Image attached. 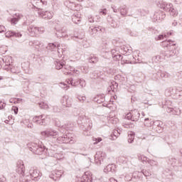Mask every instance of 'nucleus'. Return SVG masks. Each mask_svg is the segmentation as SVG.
<instances>
[{
	"label": "nucleus",
	"mask_w": 182,
	"mask_h": 182,
	"mask_svg": "<svg viewBox=\"0 0 182 182\" xmlns=\"http://www.w3.org/2000/svg\"><path fill=\"white\" fill-rule=\"evenodd\" d=\"M63 174V171L55 170V171H51L50 174L49 175V177L54 181H58V180H59V178L62 177Z\"/></svg>",
	"instance_id": "12"
},
{
	"label": "nucleus",
	"mask_w": 182,
	"mask_h": 182,
	"mask_svg": "<svg viewBox=\"0 0 182 182\" xmlns=\"http://www.w3.org/2000/svg\"><path fill=\"white\" fill-rule=\"evenodd\" d=\"M47 149L48 147L37 144H33L31 147H30L31 151L34 153V154H38L39 156H41V154H43L45 151H48Z\"/></svg>",
	"instance_id": "5"
},
{
	"label": "nucleus",
	"mask_w": 182,
	"mask_h": 182,
	"mask_svg": "<svg viewBox=\"0 0 182 182\" xmlns=\"http://www.w3.org/2000/svg\"><path fill=\"white\" fill-rule=\"evenodd\" d=\"M58 146L55 144L53 145H47V153L50 157H55L57 160H62L63 159V154L61 153H58L57 149Z\"/></svg>",
	"instance_id": "2"
},
{
	"label": "nucleus",
	"mask_w": 182,
	"mask_h": 182,
	"mask_svg": "<svg viewBox=\"0 0 182 182\" xmlns=\"http://www.w3.org/2000/svg\"><path fill=\"white\" fill-rule=\"evenodd\" d=\"M38 106H39V107H41V109H48L49 108V105H48V104H46L45 102H39Z\"/></svg>",
	"instance_id": "44"
},
{
	"label": "nucleus",
	"mask_w": 182,
	"mask_h": 182,
	"mask_svg": "<svg viewBox=\"0 0 182 182\" xmlns=\"http://www.w3.org/2000/svg\"><path fill=\"white\" fill-rule=\"evenodd\" d=\"M158 6L161 9H163L164 11H166V12H168L171 6H173V4H167V2L166 1H160L158 4Z\"/></svg>",
	"instance_id": "17"
},
{
	"label": "nucleus",
	"mask_w": 182,
	"mask_h": 182,
	"mask_svg": "<svg viewBox=\"0 0 182 182\" xmlns=\"http://www.w3.org/2000/svg\"><path fill=\"white\" fill-rule=\"evenodd\" d=\"M107 21L112 28H117V26H119V23H117L111 16L107 17Z\"/></svg>",
	"instance_id": "29"
},
{
	"label": "nucleus",
	"mask_w": 182,
	"mask_h": 182,
	"mask_svg": "<svg viewBox=\"0 0 182 182\" xmlns=\"http://www.w3.org/2000/svg\"><path fill=\"white\" fill-rule=\"evenodd\" d=\"M55 141L60 144L68 143H70V144H73V143H75V138H73V134H66L57 137L55 139Z\"/></svg>",
	"instance_id": "4"
},
{
	"label": "nucleus",
	"mask_w": 182,
	"mask_h": 182,
	"mask_svg": "<svg viewBox=\"0 0 182 182\" xmlns=\"http://www.w3.org/2000/svg\"><path fill=\"white\" fill-rule=\"evenodd\" d=\"M111 8L113 12H114L115 14H117V12H120V8H117V6L114 5H112Z\"/></svg>",
	"instance_id": "46"
},
{
	"label": "nucleus",
	"mask_w": 182,
	"mask_h": 182,
	"mask_svg": "<svg viewBox=\"0 0 182 182\" xmlns=\"http://www.w3.org/2000/svg\"><path fill=\"white\" fill-rule=\"evenodd\" d=\"M6 31V28H5V26H0V33H2V32H5Z\"/></svg>",
	"instance_id": "59"
},
{
	"label": "nucleus",
	"mask_w": 182,
	"mask_h": 182,
	"mask_svg": "<svg viewBox=\"0 0 182 182\" xmlns=\"http://www.w3.org/2000/svg\"><path fill=\"white\" fill-rule=\"evenodd\" d=\"M94 142V144H97V143H100V141H102V138H93L92 139Z\"/></svg>",
	"instance_id": "56"
},
{
	"label": "nucleus",
	"mask_w": 182,
	"mask_h": 182,
	"mask_svg": "<svg viewBox=\"0 0 182 182\" xmlns=\"http://www.w3.org/2000/svg\"><path fill=\"white\" fill-rule=\"evenodd\" d=\"M88 32L91 36H96L98 33L102 32V26H90Z\"/></svg>",
	"instance_id": "18"
},
{
	"label": "nucleus",
	"mask_w": 182,
	"mask_h": 182,
	"mask_svg": "<svg viewBox=\"0 0 182 182\" xmlns=\"http://www.w3.org/2000/svg\"><path fill=\"white\" fill-rule=\"evenodd\" d=\"M104 172L105 173H116V165L114 164H109L107 165L105 168H104Z\"/></svg>",
	"instance_id": "23"
},
{
	"label": "nucleus",
	"mask_w": 182,
	"mask_h": 182,
	"mask_svg": "<svg viewBox=\"0 0 182 182\" xmlns=\"http://www.w3.org/2000/svg\"><path fill=\"white\" fill-rule=\"evenodd\" d=\"M55 35L58 38H65L66 36V28H56Z\"/></svg>",
	"instance_id": "19"
},
{
	"label": "nucleus",
	"mask_w": 182,
	"mask_h": 182,
	"mask_svg": "<svg viewBox=\"0 0 182 182\" xmlns=\"http://www.w3.org/2000/svg\"><path fill=\"white\" fill-rule=\"evenodd\" d=\"M88 60L90 63H97V62H99V58H97L95 55H91L89 57Z\"/></svg>",
	"instance_id": "32"
},
{
	"label": "nucleus",
	"mask_w": 182,
	"mask_h": 182,
	"mask_svg": "<svg viewBox=\"0 0 182 182\" xmlns=\"http://www.w3.org/2000/svg\"><path fill=\"white\" fill-rule=\"evenodd\" d=\"M118 50L119 53H121V55H130V53H132V50L129 49L126 46H122Z\"/></svg>",
	"instance_id": "21"
},
{
	"label": "nucleus",
	"mask_w": 182,
	"mask_h": 182,
	"mask_svg": "<svg viewBox=\"0 0 182 182\" xmlns=\"http://www.w3.org/2000/svg\"><path fill=\"white\" fill-rule=\"evenodd\" d=\"M168 12H170V15H171L172 16H177V15L178 14V13L176 11L174 8H173V6H171L169 10H168Z\"/></svg>",
	"instance_id": "38"
},
{
	"label": "nucleus",
	"mask_w": 182,
	"mask_h": 182,
	"mask_svg": "<svg viewBox=\"0 0 182 182\" xmlns=\"http://www.w3.org/2000/svg\"><path fill=\"white\" fill-rule=\"evenodd\" d=\"M134 141V132H130L128 134V143L132 144Z\"/></svg>",
	"instance_id": "36"
},
{
	"label": "nucleus",
	"mask_w": 182,
	"mask_h": 182,
	"mask_svg": "<svg viewBox=\"0 0 182 182\" xmlns=\"http://www.w3.org/2000/svg\"><path fill=\"white\" fill-rule=\"evenodd\" d=\"M119 136H120V131L117 130V129H114L113 131V132L111 134V140H116V139H117V137H119Z\"/></svg>",
	"instance_id": "31"
},
{
	"label": "nucleus",
	"mask_w": 182,
	"mask_h": 182,
	"mask_svg": "<svg viewBox=\"0 0 182 182\" xmlns=\"http://www.w3.org/2000/svg\"><path fill=\"white\" fill-rule=\"evenodd\" d=\"M111 54L112 58H114V60H123V58L122 57V55L119 54V51H117V49H112L111 50Z\"/></svg>",
	"instance_id": "20"
},
{
	"label": "nucleus",
	"mask_w": 182,
	"mask_h": 182,
	"mask_svg": "<svg viewBox=\"0 0 182 182\" xmlns=\"http://www.w3.org/2000/svg\"><path fill=\"white\" fill-rule=\"evenodd\" d=\"M138 159L140 161H142V163L147 161V157H146L144 155H142L141 154H138Z\"/></svg>",
	"instance_id": "40"
},
{
	"label": "nucleus",
	"mask_w": 182,
	"mask_h": 182,
	"mask_svg": "<svg viewBox=\"0 0 182 182\" xmlns=\"http://www.w3.org/2000/svg\"><path fill=\"white\" fill-rule=\"evenodd\" d=\"M80 86H81V87H85L86 81H85V80L80 79Z\"/></svg>",
	"instance_id": "53"
},
{
	"label": "nucleus",
	"mask_w": 182,
	"mask_h": 182,
	"mask_svg": "<svg viewBox=\"0 0 182 182\" xmlns=\"http://www.w3.org/2000/svg\"><path fill=\"white\" fill-rule=\"evenodd\" d=\"M156 75L159 76L160 79H167L170 76V74L166 71H163L161 70H159L156 73Z\"/></svg>",
	"instance_id": "25"
},
{
	"label": "nucleus",
	"mask_w": 182,
	"mask_h": 182,
	"mask_svg": "<svg viewBox=\"0 0 182 182\" xmlns=\"http://www.w3.org/2000/svg\"><path fill=\"white\" fill-rule=\"evenodd\" d=\"M61 103L63 106H65V107H72V105L73 103V99L71 97H69L68 95H65L63 97L61 100Z\"/></svg>",
	"instance_id": "13"
},
{
	"label": "nucleus",
	"mask_w": 182,
	"mask_h": 182,
	"mask_svg": "<svg viewBox=\"0 0 182 182\" xmlns=\"http://www.w3.org/2000/svg\"><path fill=\"white\" fill-rule=\"evenodd\" d=\"M29 174H30L31 178H33V181H39V180H41V177H42V173H41V171H39V170H38L35 168H32L29 171Z\"/></svg>",
	"instance_id": "9"
},
{
	"label": "nucleus",
	"mask_w": 182,
	"mask_h": 182,
	"mask_svg": "<svg viewBox=\"0 0 182 182\" xmlns=\"http://www.w3.org/2000/svg\"><path fill=\"white\" fill-rule=\"evenodd\" d=\"M43 46V43H41L38 41H34V48H36V49H38V48H42Z\"/></svg>",
	"instance_id": "42"
},
{
	"label": "nucleus",
	"mask_w": 182,
	"mask_h": 182,
	"mask_svg": "<svg viewBox=\"0 0 182 182\" xmlns=\"http://www.w3.org/2000/svg\"><path fill=\"white\" fill-rule=\"evenodd\" d=\"M72 21L74 23H79L80 22V16L79 14L72 16Z\"/></svg>",
	"instance_id": "33"
},
{
	"label": "nucleus",
	"mask_w": 182,
	"mask_h": 182,
	"mask_svg": "<svg viewBox=\"0 0 182 182\" xmlns=\"http://www.w3.org/2000/svg\"><path fill=\"white\" fill-rule=\"evenodd\" d=\"M31 4L36 9H38V12H40L42 11L43 5H48V1L46 0H32Z\"/></svg>",
	"instance_id": "10"
},
{
	"label": "nucleus",
	"mask_w": 182,
	"mask_h": 182,
	"mask_svg": "<svg viewBox=\"0 0 182 182\" xmlns=\"http://www.w3.org/2000/svg\"><path fill=\"white\" fill-rule=\"evenodd\" d=\"M2 102H0V109H5V106H6V103L4 102L3 104H1Z\"/></svg>",
	"instance_id": "61"
},
{
	"label": "nucleus",
	"mask_w": 182,
	"mask_h": 182,
	"mask_svg": "<svg viewBox=\"0 0 182 182\" xmlns=\"http://www.w3.org/2000/svg\"><path fill=\"white\" fill-rule=\"evenodd\" d=\"M140 177H141V173L140 171H136L132 173V178H135V180H138Z\"/></svg>",
	"instance_id": "37"
},
{
	"label": "nucleus",
	"mask_w": 182,
	"mask_h": 182,
	"mask_svg": "<svg viewBox=\"0 0 182 182\" xmlns=\"http://www.w3.org/2000/svg\"><path fill=\"white\" fill-rule=\"evenodd\" d=\"M38 16L40 18H42L43 19H46L48 21V19H52L53 18V13L50 11H38Z\"/></svg>",
	"instance_id": "16"
},
{
	"label": "nucleus",
	"mask_w": 182,
	"mask_h": 182,
	"mask_svg": "<svg viewBox=\"0 0 182 182\" xmlns=\"http://www.w3.org/2000/svg\"><path fill=\"white\" fill-rule=\"evenodd\" d=\"M128 9H127V6H121L120 7H119V12H120V14H121V15L122 16H126V15H127V12H128Z\"/></svg>",
	"instance_id": "30"
},
{
	"label": "nucleus",
	"mask_w": 182,
	"mask_h": 182,
	"mask_svg": "<svg viewBox=\"0 0 182 182\" xmlns=\"http://www.w3.org/2000/svg\"><path fill=\"white\" fill-rule=\"evenodd\" d=\"M161 46L164 48H168V46H170V40L163 41L161 43Z\"/></svg>",
	"instance_id": "45"
},
{
	"label": "nucleus",
	"mask_w": 182,
	"mask_h": 182,
	"mask_svg": "<svg viewBox=\"0 0 182 182\" xmlns=\"http://www.w3.org/2000/svg\"><path fill=\"white\" fill-rule=\"evenodd\" d=\"M77 98L81 103H85V102H86V97L85 96H78Z\"/></svg>",
	"instance_id": "47"
},
{
	"label": "nucleus",
	"mask_w": 182,
	"mask_h": 182,
	"mask_svg": "<svg viewBox=\"0 0 182 182\" xmlns=\"http://www.w3.org/2000/svg\"><path fill=\"white\" fill-rule=\"evenodd\" d=\"M154 18L156 21L160 22V21H163L166 18V14L163 11H159L154 14Z\"/></svg>",
	"instance_id": "24"
},
{
	"label": "nucleus",
	"mask_w": 182,
	"mask_h": 182,
	"mask_svg": "<svg viewBox=\"0 0 182 182\" xmlns=\"http://www.w3.org/2000/svg\"><path fill=\"white\" fill-rule=\"evenodd\" d=\"M132 178H133L132 175L127 174L125 176V181H132Z\"/></svg>",
	"instance_id": "55"
},
{
	"label": "nucleus",
	"mask_w": 182,
	"mask_h": 182,
	"mask_svg": "<svg viewBox=\"0 0 182 182\" xmlns=\"http://www.w3.org/2000/svg\"><path fill=\"white\" fill-rule=\"evenodd\" d=\"M67 83L68 85H71V86H74V87H76V86H79V85L80 83V79L73 80V78L70 77L68 80H67Z\"/></svg>",
	"instance_id": "27"
},
{
	"label": "nucleus",
	"mask_w": 182,
	"mask_h": 182,
	"mask_svg": "<svg viewBox=\"0 0 182 182\" xmlns=\"http://www.w3.org/2000/svg\"><path fill=\"white\" fill-rule=\"evenodd\" d=\"M86 125H85V130H87V132H89V130H90V129H92L93 124H92V121L89 119H86Z\"/></svg>",
	"instance_id": "35"
},
{
	"label": "nucleus",
	"mask_w": 182,
	"mask_h": 182,
	"mask_svg": "<svg viewBox=\"0 0 182 182\" xmlns=\"http://www.w3.org/2000/svg\"><path fill=\"white\" fill-rule=\"evenodd\" d=\"M6 66H9V68L10 69L11 73H14V75H19V73H21V68L19 66L12 65H11V63L6 61Z\"/></svg>",
	"instance_id": "15"
},
{
	"label": "nucleus",
	"mask_w": 182,
	"mask_h": 182,
	"mask_svg": "<svg viewBox=\"0 0 182 182\" xmlns=\"http://www.w3.org/2000/svg\"><path fill=\"white\" fill-rule=\"evenodd\" d=\"M154 126H157L159 129L161 128V122L160 121H155L153 122Z\"/></svg>",
	"instance_id": "52"
},
{
	"label": "nucleus",
	"mask_w": 182,
	"mask_h": 182,
	"mask_svg": "<svg viewBox=\"0 0 182 182\" xmlns=\"http://www.w3.org/2000/svg\"><path fill=\"white\" fill-rule=\"evenodd\" d=\"M100 14L103 15L104 16H105V15L107 14V9H100Z\"/></svg>",
	"instance_id": "54"
},
{
	"label": "nucleus",
	"mask_w": 182,
	"mask_h": 182,
	"mask_svg": "<svg viewBox=\"0 0 182 182\" xmlns=\"http://www.w3.org/2000/svg\"><path fill=\"white\" fill-rule=\"evenodd\" d=\"M22 18H23V16L19 13H17L11 19V23L12 25H16L18 22H19V20L22 19Z\"/></svg>",
	"instance_id": "22"
},
{
	"label": "nucleus",
	"mask_w": 182,
	"mask_h": 182,
	"mask_svg": "<svg viewBox=\"0 0 182 182\" xmlns=\"http://www.w3.org/2000/svg\"><path fill=\"white\" fill-rule=\"evenodd\" d=\"M33 122L39 124L40 126H46V120L43 118V114L36 116L33 118Z\"/></svg>",
	"instance_id": "14"
},
{
	"label": "nucleus",
	"mask_w": 182,
	"mask_h": 182,
	"mask_svg": "<svg viewBox=\"0 0 182 182\" xmlns=\"http://www.w3.org/2000/svg\"><path fill=\"white\" fill-rule=\"evenodd\" d=\"M172 95H175L176 97H180L182 96V90L181 88L173 87L171 89Z\"/></svg>",
	"instance_id": "28"
},
{
	"label": "nucleus",
	"mask_w": 182,
	"mask_h": 182,
	"mask_svg": "<svg viewBox=\"0 0 182 182\" xmlns=\"http://www.w3.org/2000/svg\"><path fill=\"white\" fill-rule=\"evenodd\" d=\"M126 119L132 122H139L140 119V112L137 109L131 110L130 112L126 114Z\"/></svg>",
	"instance_id": "6"
},
{
	"label": "nucleus",
	"mask_w": 182,
	"mask_h": 182,
	"mask_svg": "<svg viewBox=\"0 0 182 182\" xmlns=\"http://www.w3.org/2000/svg\"><path fill=\"white\" fill-rule=\"evenodd\" d=\"M16 171L21 176L20 181L22 182H28V178H26L28 176H25V165L23 164V161H17Z\"/></svg>",
	"instance_id": "3"
},
{
	"label": "nucleus",
	"mask_w": 182,
	"mask_h": 182,
	"mask_svg": "<svg viewBox=\"0 0 182 182\" xmlns=\"http://www.w3.org/2000/svg\"><path fill=\"white\" fill-rule=\"evenodd\" d=\"M141 175L144 174L145 176V177H150V176H151V172L146 170V169H143L141 171Z\"/></svg>",
	"instance_id": "43"
},
{
	"label": "nucleus",
	"mask_w": 182,
	"mask_h": 182,
	"mask_svg": "<svg viewBox=\"0 0 182 182\" xmlns=\"http://www.w3.org/2000/svg\"><path fill=\"white\" fill-rule=\"evenodd\" d=\"M168 35L171 36L172 33H168L167 34H161L158 36L157 41H163V39H164V38H167L168 36Z\"/></svg>",
	"instance_id": "41"
},
{
	"label": "nucleus",
	"mask_w": 182,
	"mask_h": 182,
	"mask_svg": "<svg viewBox=\"0 0 182 182\" xmlns=\"http://www.w3.org/2000/svg\"><path fill=\"white\" fill-rule=\"evenodd\" d=\"M104 72L108 75H113V73H114V70H113V68H110L109 67H107L104 69Z\"/></svg>",
	"instance_id": "39"
},
{
	"label": "nucleus",
	"mask_w": 182,
	"mask_h": 182,
	"mask_svg": "<svg viewBox=\"0 0 182 182\" xmlns=\"http://www.w3.org/2000/svg\"><path fill=\"white\" fill-rule=\"evenodd\" d=\"M46 48L48 50H51V51L58 50V49L55 43H48Z\"/></svg>",
	"instance_id": "34"
},
{
	"label": "nucleus",
	"mask_w": 182,
	"mask_h": 182,
	"mask_svg": "<svg viewBox=\"0 0 182 182\" xmlns=\"http://www.w3.org/2000/svg\"><path fill=\"white\" fill-rule=\"evenodd\" d=\"M6 38H11L12 36H14L15 38H21L22 35L21 33L9 31L6 33Z\"/></svg>",
	"instance_id": "26"
},
{
	"label": "nucleus",
	"mask_w": 182,
	"mask_h": 182,
	"mask_svg": "<svg viewBox=\"0 0 182 182\" xmlns=\"http://www.w3.org/2000/svg\"><path fill=\"white\" fill-rule=\"evenodd\" d=\"M106 157V154L103 151H99L96 153L95 156V162L97 166H100L103 159Z\"/></svg>",
	"instance_id": "11"
},
{
	"label": "nucleus",
	"mask_w": 182,
	"mask_h": 182,
	"mask_svg": "<svg viewBox=\"0 0 182 182\" xmlns=\"http://www.w3.org/2000/svg\"><path fill=\"white\" fill-rule=\"evenodd\" d=\"M55 69H57V70H60L61 69L64 75H72V72L74 76L80 75V71H79V70H75L73 67L65 64V61L63 60H57L55 61Z\"/></svg>",
	"instance_id": "1"
},
{
	"label": "nucleus",
	"mask_w": 182,
	"mask_h": 182,
	"mask_svg": "<svg viewBox=\"0 0 182 182\" xmlns=\"http://www.w3.org/2000/svg\"><path fill=\"white\" fill-rule=\"evenodd\" d=\"M80 70L82 73H87V72H89L87 66H82L81 67Z\"/></svg>",
	"instance_id": "51"
},
{
	"label": "nucleus",
	"mask_w": 182,
	"mask_h": 182,
	"mask_svg": "<svg viewBox=\"0 0 182 182\" xmlns=\"http://www.w3.org/2000/svg\"><path fill=\"white\" fill-rule=\"evenodd\" d=\"M41 136L43 137H53V139H56V136H59V132L55 129H47L41 132Z\"/></svg>",
	"instance_id": "8"
},
{
	"label": "nucleus",
	"mask_w": 182,
	"mask_h": 182,
	"mask_svg": "<svg viewBox=\"0 0 182 182\" xmlns=\"http://www.w3.org/2000/svg\"><path fill=\"white\" fill-rule=\"evenodd\" d=\"M85 117H86V116L83 115V114H79V117H78V120L80 122H82L85 119Z\"/></svg>",
	"instance_id": "58"
},
{
	"label": "nucleus",
	"mask_w": 182,
	"mask_h": 182,
	"mask_svg": "<svg viewBox=\"0 0 182 182\" xmlns=\"http://www.w3.org/2000/svg\"><path fill=\"white\" fill-rule=\"evenodd\" d=\"M13 110L14 113L16 114L18 113V107H13Z\"/></svg>",
	"instance_id": "64"
},
{
	"label": "nucleus",
	"mask_w": 182,
	"mask_h": 182,
	"mask_svg": "<svg viewBox=\"0 0 182 182\" xmlns=\"http://www.w3.org/2000/svg\"><path fill=\"white\" fill-rule=\"evenodd\" d=\"M60 86L62 87V89H65V90H68V89L70 87V86L68 85V84H65L64 82H61Z\"/></svg>",
	"instance_id": "48"
},
{
	"label": "nucleus",
	"mask_w": 182,
	"mask_h": 182,
	"mask_svg": "<svg viewBox=\"0 0 182 182\" xmlns=\"http://www.w3.org/2000/svg\"><path fill=\"white\" fill-rule=\"evenodd\" d=\"M122 126L125 129H130V124H123Z\"/></svg>",
	"instance_id": "63"
},
{
	"label": "nucleus",
	"mask_w": 182,
	"mask_h": 182,
	"mask_svg": "<svg viewBox=\"0 0 182 182\" xmlns=\"http://www.w3.org/2000/svg\"><path fill=\"white\" fill-rule=\"evenodd\" d=\"M176 55V50H169V56H174Z\"/></svg>",
	"instance_id": "62"
},
{
	"label": "nucleus",
	"mask_w": 182,
	"mask_h": 182,
	"mask_svg": "<svg viewBox=\"0 0 182 182\" xmlns=\"http://www.w3.org/2000/svg\"><path fill=\"white\" fill-rule=\"evenodd\" d=\"M115 87H117V83L116 82H113L112 85L109 86L110 90H112V92H114Z\"/></svg>",
	"instance_id": "49"
},
{
	"label": "nucleus",
	"mask_w": 182,
	"mask_h": 182,
	"mask_svg": "<svg viewBox=\"0 0 182 182\" xmlns=\"http://www.w3.org/2000/svg\"><path fill=\"white\" fill-rule=\"evenodd\" d=\"M27 31L31 36H36V35H39V33H43L45 28H39L35 26L31 25L27 28Z\"/></svg>",
	"instance_id": "7"
},
{
	"label": "nucleus",
	"mask_w": 182,
	"mask_h": 182,
	"mask_svg": "<svg viewBox=\"0 0 182 182\" xmlns=\"http://www.w3.org/2000/svg\"><path fill=\"white\" fill-rule=\"evenodd\" d=\"M82 45L83 48H89V43H87L86 41L83 40L82 42Z\"/></svg>",
	"instance_id": "57"
},
{
	"label": "nucleus",
	"mask_w": 182,
	"mask_h": 182,
	"mask_svg": "<svg viewBox=\"0 0 182 182\" xmlns=\"http://www.w3.org/2000/svg\"><path fill=\"white\" fill-rule=\"evenodd\" d=\"M149 164H150V166H157V162L155 161L154 160H151V159H147V161Z\"/></svg>",
	"instance_id": "50"
},
{
	"label": "nucleus",
	"mask_w": 182,
	"mask_h": 182,
	"mask_svg": "<svg viewBox=\"0 0 182 182\" xmlns=\"http://www.w3.org/2000/svg\"><path fill=\"white\" fill-rule=\"evenodd\" d=\"M97 103H103L105 102V97H101L100 100H97Z\"/></svg>",
	"instance_id": "60"
}]
</instances>
